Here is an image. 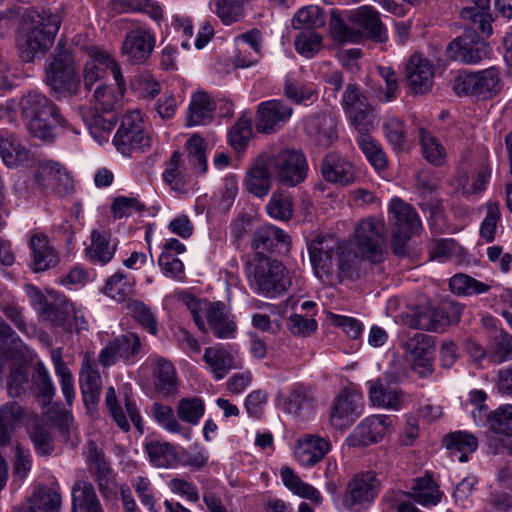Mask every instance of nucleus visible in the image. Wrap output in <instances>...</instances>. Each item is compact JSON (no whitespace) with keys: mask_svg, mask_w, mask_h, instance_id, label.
<instances>
[{"mask_svg":"<svg viewBox=\"0 0 512 512\" xmlns=\"http://www.w3.org/2000/svg\"><path fill=\"white\" fill-rule=\"evenodd\" d=\"M336 125V118L331 114L313 115L305 120L307 135L322 148L329 147L337 139Z\"/></svg>","mask_w":512,"mask_h":512,"instance_id":"obj_29","label":"nucleus"},{"mask_svg":"<svg viewBox=\"0 0 512 512\" xmlns=\"http://www.w3.org/2000/svg\"><path fill=\"white\" fill-rule=\"evenodd\" d=\"M151 142L152 139L141 112L128 111L113 137L116 150L124 156H131L133 153L145 152Z\"/></svg>","mask_w":512,"mask_h":512,"instance_id":"obj_6","label":"nucleus"},{"mask_svg":"<svg viewBox=\"0 0 512 512\" xmlns=\"http://www.w3.org/2000/svg\"><path fill=\"white\" fill-rule=\"evenodd\" d=\"M353 20L373 40L378 42L387 40V30L380 19L379 12L373 7L361 6L353 14Z\"/></svg>","mask_w":512,"mask_h":512,"instance_id":"obj_37","label":"nucleus"},{"mask_svg":"<svg viewBox=\"0 0 512 512\" xmlns=\"http://www.w3.org/2000/svg\"><path fill=\"white\" fill-rule=\"evenodd\" d=\"M434 342L423 333H415L404 343V354L415 373L421 378L432 375Z\"/></svg>","mask_w":512,"mask_h":512,"instance_id":"obj_16","label":"nucleus"},{"mask_svg":"<svg viewBox=\"0 0 512 512\" xmlns=\"http://www.w3.org/2000/svg\"><path fill=\"white\" fill-rule=\"evenodd\" d=\"M442 495L438 484L430 475L414 479L411 496L418 504L425 507L435 506L441 501Z\"/></svg>","mask_w":512,"mask_h":512,"instance_id":"obj_45","label":"nucleus"},{"mask_svg":"<svg viewBox=\"0 0 512 512\" xmlns=\"http://www.w3.org/2000/svg\"><path fill=\"white\" fill-rule=\"evenodd\" d=\"M357 144L368 162L378 171L385 170L388 165L386 153L382 145L368 134L359 132Z\"/></svg>","mask_w":512,"mask_h":512,"instance_id":"obj_50","label":"nucleus"},{"mask_svg":"<svg viewBox=\"0 0 512 512\" xmlns=\"http://www.w3.org/2000/svg\"><path fill=\"white\" fill-rule=\"evenodd\" d=\"M308 252L315 275L324 282L342 281L357 272V254L332 235H317Z\"/></svg>","mask_w":512,"mask_h":512,"instance_id":"obj_1","label":"nucleus"},{"mask_svg":"<svg viewBox=\"0 0 512 512\" xmlns=\"http://www.w3.org/2000/svg\"><path fill=\"white\" fill-rule=\"evenodd\" d=\"M156 45L154 31L144 24H133L126 32L121 53L132 64L144 63L152 54Z\"/></svg>","mask_w":512,"mask_h":512,"instance_id":"obj_15","label":"nucleus"},{"mask_svg":"<svg viewBox=\"0 0 512 512\" xmlns=\"http://www.w3.org/2000/svg\"><path fill=\"white\" fill-rule=\"evenodd\" d=\"M134 279L124 273L116 272L106 282L103 292L117 302L124 301L133 291Z\"/></svg>","mask_w":512,"mask_h":512,"instance_id":"obj_57","label":"nucleus"},{"mask_svg":"<svg viewBox=\"0 0 512 512\" xmlns=\"http://www.w3.org/2000/svg\"><path fill=\"white\" fill-rule=\"evenodd\" d=\"M341 106L358 132H369L375 126L373 109L360 88L349 83L342 96Z\"/></svg>","mask_w":512,"mask_h":512,"instance_id":"obj_11","label":"nucleus"},{"mask_svg":"<svg viewBox=\"0 0 512 512\" xmlns=\"http://www.w3.org/2000/svg\"><path fill=\"white\" fill-rule=\"evenodd\" d=\"M489 54V45L480 37H470L464 34L454 39L447 46L450 59L465 64H477Z\"/></svg>","mask_w":512,"mask_h":512,"instance_id":"obj_20","label":"nucleus"},{"mask_svg":"<svg viewBox=\"0 0 512 512\" xmlns=\"http://www.w3.org/2000/svg\"><path fill=\"white\" fill-rule=\"evenodd\" d=\"M79 384L85 405L94 406L99 401L102 380L95 359L89 353L83 355Z\"/></svg>","mask_w":512,"mask_h":512,"instance_id":"obj_26","label":"nucleus"},{"mask_svg":"<svg viewBox=\"0 0 512 512\" xmlns=\"http://www.w3.org/2000/svg\"><path fill=\"white\" fill-rule=\"evenodd\" d=\"M418 329L440 332L450 324L447 312L441 307H422L415 314Z\"/></svg>","mask_w":512,"mask_h":512,"instance_id":"obj_44","label":"nucleus"},{"mask_svg":"<svg viewBox=\"0 0 512 512\" xmlns=\"http://www.w3.org/2000/svg\"><path fill=\"white\" fill-rule=\"evenodd\" d=\"M105 404L111 417L121 430H130L128 418L138 430H141V416L134 401L125 397V414L123 408L118 403L114 387L110 386L106 390Z\"/></svg>","mask_w":512,"mask_h":512,"instance_id":"obj_25","label":"nucleus"},{"mask_svg":"<svg viewBox=\"0 0 512 512\" xmlns=\"http://www.w3.org/2000/svg\"><path fill=\"white\" fill-rule=\"evenodd\" d=\"M177 415L180 420L191 425H197L204 415L205 406L198 397L183 398L177 403Z\"/></svg>","mask_w":512,"mask_h":512,"instance_id":"obj_63","label":"nucleus"},{"mask_svg":"<svg viewBox=\"0 0 512 512\" xmlns=\"http://www.w3.org/2000/svg\"><path fill=\"white\" fill-rule=\"evenodd\" d=\"M29 247L34 272L46 271L58 264L59 254L44 233H33L29 240Z\"/></svg>","mask_w":512,"mask_h":512,"instance_id":"obj_30","label":"nucleus"},{"mask_svg":"<svg viewBox=\"0 0 512 512\" xmlns=\"http://www.w3.org/2000/svg\"><path fill=\"white\" fill-rule=\"evenodd\" d=\"M292 112V108L281 100L262 102L258 108V129L271 132L284 125Z\"/></svg>","mask_w":512,"mask_h":512,"instance_id":"obj_31","label":"nucleus"},{"mask_svg":"<svg viewBox=\"0 0 512 512\" xmlns=\"http://www.w3.org/2000/svg\"><path fill=\"white\" fill-rule=\"evenodd\" d=\"M187 165L196 176L204 175L207 171V156L205 140L197 134L192 135L186 142Z\"/></svg>","mask_w":512,"mask_h":512,"instance_id":"obj_49","label":"nucleus"},{"mask_svg":"<svg viewBox=\"0 0 512 512\" xmlns=\"http://www.w3.org/2000/svg\"><path fill=\"white\" fill-rule=\"evenodd\" d=\"M330 442L320 436L305 434L300 437L294 448L296 460L302 466H313L318 463L329 451Z\"/></svg>","mask_w":512,"mask_h":512,"instance_id":"obj_24","label":"nucleus"},{"mask_svg":"<svg viewBox=\"0 0 512 512\" xmlns=\"http://www.w3.org/2000/svg\"><path fill=\"white\" fill-rule=\"evenodd\" d=\"M272 175L269 155H260L255 159L247 172L245 178L246 189L257 197L267 195L271 188Z\"/></svg>","mask_w":512,"mask_h":512,"instance_id":"obj_32","label":"nucleus"},{"mask_svg":"<svg viewBox=\"0 0 512 512\" xmlns=\"http://www.w3.org/2000/svg\"><path fill=\"white\" fill-rule=\"evenodd\" d=\"M18 108L29 134L43 142H52L59 128L69 127L58 106L39 91L31 90L23 94Z\"/></svg>","mask_w":512,"mask_h":512,"instance_id":"obj_2","label":"nucleus"},{"mask_svg":"<svg viewBox=\"0 0 512 512\" xmlns=\"http://www.w3.org/2000/svg\"><path fill=\"white\" fill-rule=\"evenodd\" d=\"M152 414L155 421L164 430L169 433L179 434L185 440H190L192 437V430L182 426L174 415L173 409L161 403H154L152 405Z\"/></svg>","mask_w":512,"mask_h":512,"instance_id":"obj_47","label":"nucleus"},{"mask_svg":"<svg viewBox=\"0 0 512 512\" xmlns=\"http://www.w3.org/2000/svg\"><path fill=\"white\" fill-rule=\"evenodd\" d=\"M378 491L379 481L373 473H359L349 481L343 505L351 512H362L374 502Z\"/></svg>","mask_w":512,"mask_h":512,"instance_id":"obj_14","label":"nucleus"},{"mask_svg":"<svg viewBox=\"0 0 512 512\" xmlns=\"http://www.w3.org/2000/svg\"><path fill=\"white\" fill-rule=\"evenodd\" d=\"M72 512H103L93 485L78 480L72 487Z\"/></svg>","mask_w":512,"mask_h":512,"instance_id":"obj_38","label":"nucleus"},{"mask_svg":"<svg viewBox=\"0 0 512 512\" xmlns=\"http://www.w3.org/2000/svg\"><path fill=\"white\" fill-rule=\"evenodd\" d=\"M385 224L381 219L365 218L354 229L355 245L362 258L379 263L385 258Z\"/></svg>","mask_w":512,"mask_h":512,"instance_id":"obj_7","label":"nucleus"},{"mask_svg":"<svg viewBox=\"0 0 512 512\" xmlns=\"http://www.w3.org/2000/svg\"><path fill=\"white\" fill-rule=\"evenodd\" d=\"M445 445L447 449L451 450V453L455 456L458 454L459 462H466L468 460V454L476 451L478 447L477 438L465 431H457L451 433L445 438Z\"/></svg>","mask_w":512,"mask_h":512,"instance_id":"obj_54","label":"nucleus"},{"mask_svg":"<svg viewBox=\"0 0 512 512\" xmlns=\"http://www.w3.org/2000/svg\"><path fill=\"white\" fill-rule=\"evenodd\" d=\"M383 133L393 150L402 151L407 147V131L401 119L388 117L383 123Z\"/></svg>","mask_w":512,"mask_h":512,"instance_id":"obj_61","label":"nucleus"},{"mask_svg":"<svg viewBox=\"0 0 512 512\" xmlns=\"http://www.w3.org/2000/svg\"><path fill=\"white\" fill-rule=\"evenodd\" d=\"M323 178L330 182L347 186L355 180L354 165L338 153H329L321 164Z\"/></svg>","mask_w":512,"mask_h":512,"instance_id":"obj_27","label":"nucleus"},{"mask_svg":"<svg viewBox=\"0 0 512 512\" xmlns=\"http://www.w3.org/2000/svg\"><path fill=\"white\" fill-rule=\"evenodd\" d=\"M325 24L323 11L316 5H308L297 11L292 19L294 29H316Z\"/></svg>","mask_w":512,"mask_h":512,"instance_id":"obj_60","label":"nucleus"},{"mask_svg":"<svg viewBox=\"0 0 512 512\" xmlns=\"http://www.w3.org/2000/svg\"><path fill=\"white\" fill-rule=\"evenodd\" d=\"M510 359H512V336L500 331L495 334L487 348V360L490 363L500 364Z\"/></svg>","mask_w":512,"mask_h":512,"instance_id":"obj_59","label":"nucleus"},{"mask_svg":"<svg viewBox=\"0 0 512 512\" xmlns=\"http://www.w3.org/2000/svg\"><path fill=\"white\" fill-rule=\"evenodd\" d=\"M434 74L433 64L420 54L412 55L406 65L407 81L415 94H425L432 88Z\"/></svg>","mask_w":512,"mask_h":512,"instance_id":"obj_22","label":"nucleus"},{"mask_svg":"<svg viewBox=\"0 0 512 512\" xmlns=\"http://www.w3.org/2000/svg\"><path fill=\"white\" fill-rule=\"evenodd\" d=\"M185 250V245L175 238H170L163 244L158 265L165 276L177 280L184 278V264L177 255Z\"/></svg>","mask_w":512,"mask_h":512,"instance_id":"obj_35","label":"nucleus"},{"mask_svg":"<svg viewBox=\"0 0 512 512\" xmlns=\"http://www.w3.org/2000/svg\"><path fill=\"white\" fill-rule=\"evenodd\" d=\"M393 429V418L388 415H370L364 418L347 438L349 446L364 447L376 444Z\"/></svg>","mask_w":512,"mask_h":512,"instance_id":"obj_17","label":"nucleus"},{"mask_svg":"<svg viewBox=\"0 0 512 512\" xmlns=\"http://www.w3.org/2000/svg\"><path fill=\"white\" fill-rule=\"evenodd\" d=\"M35 181L46 192L66 195L73 189V181L67 170L58 162L47 161L37 170Z\"/></svg>","mask_w":512,"mask_h":512,"instance_id":"obj_19","label":"nucleus"},{"mask_svg":"<svg viewBox=\"0 0 512 512\" xmlns=\"http://www.w3.org/2000/svg\"><path fill=\"white\" fill-rule=\"evenodd\" d=\"M461 17L466 21V33L471 30L477 37H489L492 34L490 9L466 6L461 10Z\"/></svg>","mask_w":512,"mask_h":512,"instance_id":"obj_42","label":"nucleus"},{"mask_svg":"<svg viewBox=\"0 0 512 512\" xmlns=\"http://www.w3.org/2000/svg\"><path fill=\"white\" fill-rule=\"evenodd\" d=\"M191 174V170L182 154L179 151H174L166 162L162 178L165 184H167L172 190L178 193H183L187 189V184Z\"/></svg>","mask_w":512,"mask_h":512,"instance_id":"obj_36","label":"nucleus"},{"mask_svg":"<svg viewBox=\"0 0 512 512\" xmlns=\"http://www.w3.org/2000/svg\"><path fill=\"white\" fill-rule=\"evenodd\" d=\"M252 245L258 254L287 251L290 246V237L282 229L266 224L255 230Z\"/></svg>","mask_w":512,"mask_h":512,"instance_id":"obj_33","label":"nucleus"},{"mask_svg":"<svg viewBox=\"0 0 512 512\" xmlns=\"http://www.w3.org/2000/svg\"><path fill=\"white\" fill-rule=\"evenodd\" d=\"M73 310V303L64 295L58 293L50 294V301L43 309L40 316L53 323L55 326L64 327L69 311Z\"/></svg>","mask_w":512,"mask_h":512,"instance_id":"obj_51","label":"nucleus"},{"mask_svg":"<svg viewBox=\"0 0 512 512\" xmlns=\"http://www.w3.org/2000/svg\"><path fill=\"white\" fill-rule=\"evenodd\" d=\"M280 476L283 484L295 495L306 498L319 504L322 500L320 492L302 479L288 466L280 470Z\"/></svg>","mask_w":512,"mask_h":512,"instance_id":"obj_48","label":"nucleus"},{"mask_svg":"<svg viewBox=\"0 0 512 512\" xmlns=\"http://www.w3.org/2000/svg\"><path fill=\"white\" fill-rule=\"evenodd\" d=\"M46 83L53 93L61 96L78 93L80 79L75 60L70 54L61 52L54 56L46 68Z\"/></svg>","mask_w":512,"mask_h":512,"instance_id":"obj_8","label":"nucleus"},{"mask_svg":"<svg viewBox=\"0 0 512 512\" xmlns=\"http://www.w3.org/2000/svg\"><path fill=\"white\" fill-rule=\"evenodd\" d=\"M60 27L57 15L42 11L32 17V27L24 38L19 41V55L21 59L30 63L43 56L53 44Z\"/></svg>","mask_w":512,"mask_h":512,"instance_id":"obj_5","label":"nucleus"},{"mask_svg":"<svg viewBox=\"0 0 512 512\" xmlns=\"http://www.w3.org/2000/svg\"><path fill=\"white\" fill-rule=\"evenodd\" d=\"M89 59L83 68V81L86 89L102 79L108 70L111 71L115 82L121 84L122 72L118 62L107 51L99 47H93L88 52Z\"/></svg>","mask_w":512,"mask_h":512,"instance_id":"obj_18","label":"nucleus"},{"mask_svg":"<svg viewBox=\"0 0 512 512\" xmlns=\"http://www.w3.org/2000/svg\"><path fill=\"white\" fill-rule=\"evenodd\" d=\"M118 243L109 230L94 229L90 244L85 248V256L92 264L104 266L113 259Z\"/></svg>","mask_w":512,"mask_h":512,"instance_id":"obj_21","label":"nucleus"},{"mask_svg":"<svg viewBox=\"0 0 512 512\" xmlns=\"http://www.w3.org/2000/svg\"><path fill=\"white\" fill-rule=\"evenodd\" d=\"M363 408L364 402L360 391L353 387H344L332 402L329 422L335 429H346L362 415Z\"/></svg>","mask_w":512,"mask_h":512,"instance_id":"obj_10","label":"nucleus"},{"mask_svg":"<svg viewBox=\"0 0 512 512\" xmlns=\"http://www.w3.org/2000/svg\"><path fill=\"white\" fill-rule=\"evenodd\" d=\"M211 11L224 25H231L242 19L243 6L230 0H210Z\"/></svg>","mask_w":512,"mask_h":512,"instance_id":"obj_62","label":"nucleus"},{"mask_svg":"<svg viewBox=\"0 0 512 512\" xmlns=\"http://www.w3.org/2000/svg\"><path fill=\"white\" fill-rule=\"evenodd\" d=\"M418 138L423 157L432 165H442L445 162L447 152L440 141L423 127L418 129Z\"/></svg>","mask_w":512,"mask_h":512,"instance_id":"obj_53","label":"nucleus"},{"mask_svg":"<svg viewBox=\"0 0 512 512\" xmlns=\"http://www.w3.org/2000/svg\"><path fill=\"white\" fill-rule=\"evenodd\" d=\"M504 87L499 68L492 66L487 69L462 75L458 78L456 89L484 99L499 94Z\"/></svg>","mask_w":512,"mask_h":512,"instance_id":"obj_12","label":"nucleus"},{"mask_svg":"<svg viewBox=\"0 0 512 512\" xmlns=\"http://www.w3.org/2000/svg\"><path fill=\"white\" fill-rule=\"evenodd\" d=\"M61 508V496L57 488L40 486L29 497V504L19 508L16 512H24L36 509L42 512H59Z\"/></svg>","mask_w":512,"mask_h":512,"instance_id":"obj_39","label":"nucleus"},{"mask_svg":"<svg viewBox=\"0 0 512 512\" xmlns=\"http://www.w3.org/2000/svg\"><path fill=\"white\" fill-rule=\"evenodd\" d=\"M246 275L250 289L269 299L283 294L292 284L288 271L281 262L258 255L247 262Z\"/></svg>","mask_w":512,"mask_h":512,"instance_id":"obj_4","label":"nucleus"},{"mask_svg":"<svg viewBox=\"0 0 512 512\" xmlns=\"http://www.w3.org/2000/svg\"><path fill=\"white\" fill-rule=\"evenodd\" d=\"M51 360L55 374L59 378L61 391L68 405H71L75 397L74 378L62 359V349L56 348L51 352Z\"/></svg>","mask_w":512,"mask_h":512,"instance_id":"obj_55","label":"nucleus"},{"mask_svg":"<svg viewBox=\"0 0 512 512\" xmlns=\"http://www.w3.org/2000/svg\"><path fill=\"white\" fill-rule=\"evenodd\" d=\"M237 41L239 43L245 44L248 46L249 49H251L254 53V55L250 57H246L243 55L246 54L248 51L247 48H242L239 50V54L236 57V65L237 67L241 68H248L250 66H253L256 64L262 54V36L261 33L258 30H250L240 36H238Z\"/></svg>","mask_w":512,"mask_h":512,"instance_id":"obj_52","label":"nucleus"},{"mask_svg":"<svg viewBox=\"0 0 512 512\" xmlns=\"http://www.w3.org/2000/svg\"><path fill=\"white\" fill-rule=\"evenodd\" d=\"M206 326L215 337L220 339H229L235 336L237 326L230 316L226 306L221 302H213L208 305L205 312Z\"/></svg>","mask_w":512,"mask_h":512,"instance_id":"obj_34","label":"nucleus"},{"mask_svg":"<svg viewBox=\"0 0 512 512\" xmlns=\"http://www.w3.org/2000/svg\"><path fill=\"white\" fill-rule=\"evenodd\" d=\"M115 83L116 88L107 85L98 86L93 94L92 107L80 110L91 136L100 145L109 140L110 133L116 125V117L113 112L121 106L126 91L123 76L121 84Z\"/></svg>","mask_w":512,"mask_h":512,"instance_id":"obj_3","label":"nucleus"},{"mask_svg":"<svg viewBox=\"0 0 512 512\" xmlns=\"http://www.w3.org/2000/svg\"><path fill=\"white\" fill-rule=\"evenodd\" d=\"M145 451L150 463L158 468H169L176 459V452L168 442L150 440L145 443Z\"/></svg>","mask_w":512,"mask_h":512,"instance_id":"obj_56","label":"nucleus"},{"mask_svg":"<svg viewBox=\"0 0 512 512\" xmlns=\"http://www.w3.org/2000/svg\"><path fill=\"white\" fill-rule=\"evenodd\" d=\"M203 361L216 381L222 380L230 370L241 367L235 355L223 345L205 348Z\"/></svg>","mask_w":512,"mask_h":512,"instance_id":"obj_28","label":"nucleus"},{"mask_svg":"<svg viewBox=\"0 0 512 512\" xmlns=\"http://www.w3.org/2000/svg\"><path fill=\"white\" fill-rule=\"evenodd\" d=\"M390 220L394 225L393 249L396 254H403L404 243L422 228L416 210L399 198L391 200L389 205Z\"/></svg>","mask_w":512,"mask_h":512,"instance_id":"obj_9","label":"nucleus"},{"mask_svg":"<svg viewBox=\"0 0 512 512\" xmlns=\"http://www.w3.org/2000/svg\"><path fill=\"white\" fill-rule=\"evenodd\" d=\"M273 176L282 184L295 186L306 177L307 162L300 151L285 149L274 156L269 155Z\"/></svg>","mask_w":512,"mask_h":512,"instance_id":"obj_13","label":"nucleus"},{"mask_svg":"<svg viewBox=\"0 0 512 512\" xmlns=\"http://www.w3.org/2000/svg\"><path fill=\"white\" fill-rule=\"evenodd\" d=\"M284 94L296 104H307L317 97L316 91L302 83L294 73H289L285 78Z\"/></svg>","mask_w":512,"mask_h":512,"instance_id":"obj_58","label":"nucleus"},{"mask_svg":"<svg viewBox=\"0 0 512 512\" xmlns=\"http://www.w3.org/2000/svg\"><path fill=\"white\" fill-rule=\"evenodd\" d=\"M489 427L495 433L503 435L512 434V405L499 406L489 416Z\"/></svg>","mask_w":512,"mask_h":512,"instance_id":"obj_64","label":"nucleus"},{"mask_svg":"<svg viewBox=\"0 0 512 512\" xmlns=\"http://www.w3.org/2000/svg\"><path fill=\"white\" fill-rule=\"evenodd\" d=\"M150 361L154 366V374L157 378V390L167 396L176 391V371L172 363L162 357H151Z\"/></svg>","mask_w":512,"mask_h":512,"instance_id":"obj_46","label":"nucleus"},{"mask_svg":"<svg viewBox=\"0 0 512 512\" xmlns=\"http://www.w3.org/2000/svg\"><path fill=\"white\" fill-rule=\"evenodd\" d=\"M368 395L373 406L389 410H401L410 401L409 396L396 387L385 385L381 379L369 381Z\"/></svg>","mask_w":512,"mask_h":512,"instance_id":"obj_23","label":"nucleus"},{"mask_svg":"<svg viewBox=\"0 0 512 512\" xmlns=\"http://www.w3.org/2000/svg\"><path fill=\"white\" fill-rule=\"evenodd\" d=\"M24 410L15 401L0 406V446L10 443L12 433L23 419Z\"/></svg>","mask_w":512,"mask_h":512,"instance_id":"obj_40","label":"nucleus"},{"mask_svg":"<svg viewBox=\"0 0 512 512\" xmlns=\"http://www.w3.org/2000/svg\"><path fill=\"white\" fill-rule=\"evenodd\" d=\"M214 104L205 92H196L192 95L187 110V124L189 126L205 125L211 121Z\"/></svg>","mask_w":512,"mask_h":512,"instance_id":"obj_41","label":"nucleus"},{"mask_svg":"<svg viewBox=\"0 0 512 512\" xmlns=\"http://www.w3.org/2000/svg\"><path fill=\"white\" fill-rule=\"evenodd\" d=\"M315 410V400L301 387L293 389L285 401V411L301 419L311 418Z\"/></svg>","mask_w":512,"mask_h":512,"instance_id":"obj_43","label":"nucleus"}]
</instances>
